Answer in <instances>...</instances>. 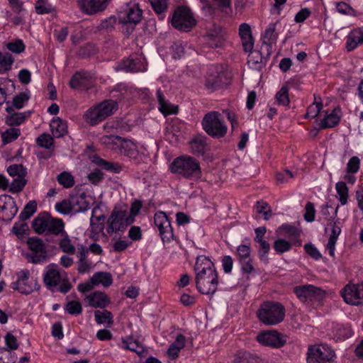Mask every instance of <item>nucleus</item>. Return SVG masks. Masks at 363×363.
Returning a JSON list of instances; mask_svg holds the SVG:
<instances>
[{
  "mask_svg": "<svg viewBox=\"0 0 363 363\" xmlns=\"http://www.w3.org/2000/svg\"><path fill=\"white\" fill-rule=\"evenodd\" d=\"M196 287L203 294H213L218 285V275L213 262L205 255L197 257L194 267Z\"/></svg>",
  "mask_w": 363,
  "mask_h": 363,
  "instance_id": "nucleus-1",
  "label": "nucleus"
},
{
  "mask_svg": "<svg viewBox=\"0 0 363 363\" xmlns=\"http://www.w3.org/2000/svg\"><path fill=\"white\" fill-rule=\"evenodd\" d=\"M143 13L139 4L135 1L125 3L120 7L118 11V23L127 37L133 33L136 25L141 21Z\"/></svg>",
  "mask_w": 363,
  "mask_h": 363,
  "instance_id": "nucleus-2",
  "label": "nucleus"
},
{
  "mask_svg": "<svg viewBox=\"0 0 363 363\" xmlns=\"http://www.w3.org/2000/svg\"><path fill=\"white\" fill-rule=\"evenodd\" d=\"M171 172L189 179H199L202 172L199 162L194 157L182 156L174 160L170 165Z\"/></svg>",
  "mask_w": 363,
  "mask_h": 363,
  "instance_id": "nucleus-3",
  "label": "nucleus"
},
{
  "mask_svg": "<svg viewBox=\"0 0 363 363\" xmlns=\"http://www.w3.org/2000/svg\"><path fill=\"white\" fill-rule=\"evenodd\" d=\"M257 316L266 325H277L284 320L285 308L279 302L266 301L257 311Z\"/></svg>",
  "mask_w": 363,
  "mask_h": 363,
  "instance_id": "nucleus-4",
  "label": "nucleus"
},
{
  "mask_svg": "<svg viewBox=\"0 0 363 363\" xmlns=\"http://www.w3.org/2000/svg\"><path fill=\"white\" fill-rule=\"evenodd\" d=\"M118 108L116 101L104 100L84 113V121L91 125H95L113 115Z\"/></svg>",
  "mask_w": 363,
  "mask_h": 363,
  "instance_id": "nucleus-5",
  "label": "nucleus"
},
{
  "mask_svg": "<svg viewBox=\"0 0 363 363\" xmlns=\"http://www.w3.org/2000/svg\"><path fill=\"white\" fill-rule=\"evenodd\" d=\"M43 281L49 290L53 291L54 289L59 286L58 290L62 294L67 293L72 288L68 279L63 277L58 266L54 263L50 264L45 267Z\"/></svg>",
  "mask_w": 363,
  "mask_h": 363,
  "instance_id": "nucleus-6",
  "label": "nucleus"
},
{
  "mask_svg": "<svg viewBox=\"0 0 363 363\" xmlns=\"http://www.w3.org/2000/svg\"><path fill=\"white\" fill-rule=\"evenodd\" d=\"M202 126L208 135L215 138H223L228 130L220 113L217 111L206 113L202 120Z\"/></svg>",
  "mask_w": 363,
  "mask_h": 363,
  "instance_id": "nucleus-7",
  "label": "nucleus"
},
{
  "mask_svg": "<svg viewBox=\"0 0 363 363\" xmlns=\"http://www.w3.org/2000/svg\"><path fill=\"white\" fill-rule=\"evenodd\" d=\"M134 222L133 218L129 216L127 208H115L108 218L106 229L108 234L116 232H123L128 225Z\"/></svg>",
  "mask_w": 363,
  "mask_h": 363,
  "instance_id": "nucleus-8",
  "label": "nucleus"
},
{
  "mask_svg": "<svg viewBox=\"0 0 363 363\" xmlns=\"http://www.w3.org/2000/svg\"><path fill=\"white\" fill-rule=\"evenodd\" d=\"M171 21L175 29L184 32L190 31L196 24L192 12L184 6H179L174 11Z\"/></svg>",
  "mask_w": 363,
  "mask_h": 363,
  "instance_id": "nucleus-9",
  "label": "nucleus"
},
{
  "mask_svg": "<svg viewBox=\"0 0 363 363\" xmlns=\"http://www.w3.org/2000/svg\"><path fill=\"white\" fill-rule=\"evenodd\" d=\"M27 245L30 253L26 255L28 262L40 264L46 261L48 253L45 244L38 237H31L28 239Z\"/></svg>",
  "mask_w": 363,
  "mask_h": 363,
  "instance_id": "nucleus-10",
  "label": "nucleus"
},
{
  "mask_svg": "<svg viewBox=\"0 0 363 363\" xmlns=\"http://www.w3.org/2000/svg\"><path fill=\"white\" fill-rule=\"evenodd\" d=\"M334 351L327 345H311L308 349L307 363H330Z\"/></svg>",
  "mask_w": 363,
  "mask_h": 363,
  "instance_id": "nucleus-11",
  "label": "nucleus"
},
{
  "mask_svg": "<svg viewBox=\"0 0 363 363\" xmlns=\"http://www.w3.org/2000/svg\"><path fill=\"white\" fill-rule=\"evenodd\" d=\"M257 340L262 345L273 348L281 347L286 342V336L274 330L259 333L257 336Z\"/></svg>",
  "mask_w": 363,
  "mask_h": 363,
  "instance_id": "nucleus-12",
  "label": "nucleus"
},
{
  "mask_svg": "<svg viewBox=\"0 0 363 363\" xmlns=\"http://www.w3.org/2000/svg\"><path fill=\"white\" fill-rule=\"evenodd\" d=\"M341 296L348 304H363V284L346 285L341 291Z\"/></svg>",
  "mask_w": 363,
  "mask_h": 363,
  "instance_id": "nucleus-13",
  "label": "nucleus"
},
{
  "mask_svg": "<svg viewBox=\"0 0 363 363\" xmlns=\"http://www.w3.org/2000/svg\"><path fill=\"white\" fill-rule=\"evenodd\" d=\"M154 222L163 242H169L173 239V230L170 221L164 212H157L154 216Z\"/></svg>",
  "mask_w": 363,
  "mask_h": 363,
  "instance_id": "nucleus-14",
  "label": "nucleus"
},
{
  "mask_svg": "<svg viewBox=\"0 0 363 363\" xmlns=\"http://www.w3.org/2000/svg\"><path fill=\"white\" fill-rule=\"evenodd\" d=\"M111 0H77V4L80 11L87 15H94L104 11Z\"/></svg>",
  "mask_w": 363,
  "mask_h": 363,
  "instance_id": "nucleus-15",
  "label": "nucleus"
},
{
  "mask_svg": "<svg viewBox=\"0 0 363 363\" xmlns=\"http://www.w3.org/2000/svg\"><path fill=\"white\" fill-rule=\"evenodd\" d=\"M296 295L303 301L307 300H320L324 296V291L313 285L306 284L294 287Z\"/></svg>",
  "mask_w": 363,
  "mask_h": 363,
  "instance_id": "nucleus-16",
  "label": "nucleus"
},
{
  "mask_svg": "<svg viewBox=\"0 0 363 363\" xmlns=\"http://www.w3.org/2000/svg\"><path fill=\"white\" fill-rule=\"evenodd\" d=\"M94 79L92 75L87 72H79L75 73L70 82L69 86L74 89L89 90L94 86Z\"/></svg>",
  "mask_w": 363,
  "mask_h": 363,
  "instance_id": "nucleus-17",
  "label": "nucleus"
},
{
  "mask_svg": "<svg viewBox=\"0 0 363 363\" xmlns=\"http://www.w3.org/2000/svg\"><path fill=\"white\" fill-rule=\"evenodd\" d=\"M237 257L242 265V271L250 274L254 270L251 258V249L249 245H240L237 247Z\"/></svg>",
  "mask_w": 363,
  "mask_h": 363,
  "instance_id": "nucleus-18",
  "label": "nucleus"
},
{
  "mask_svg": "<svg viewBox=\"0 0 363 363\" xmlns=\"http://www.w3.org/2000/svg\"><path fill=\"white\" fill-rule=\"evenodd\" d=\"M21 284L20 293L30 294L33 291L39 289L35 279H30V272L28 269H22L17 273Z\"/></svg>",
  "mask_w": 363,
  "mask_h": 363,
  "instance_id": "nucleus-19",
  "label": "nucleus"
},
{
  "mask_svg": "<svg viewBox=\"0 0 363 363\" xmlns=\"http://www.w3.org/2000/svg\"><path fill=\"white\" fill-rule=\"evenodd\" d=\"M225 75V73L223 72L217 70L210 71L205 80V86L211 91L222 87L223 85L227 84L224 81V79H226Z\"/></svg>",
  "mask_w": 363,
  "mask_h": 363,
  "instance_id": "nucleus-20",
  "label": "nucleus"
},
{
  "mask_svg": "<svg viewBox=\"0 0 363 363\" xmlns=\"http://www.w3.org/2000/svg\"><path fill=\"white\" fill-rule=\"evenodd\" d=\"M239 35L245 52H251L254 47V39L249 24L243 23L239 27Z\"/></svg>",
  "mask_w": 363,
  "mask_h": 363,
  "instance_id": "nucleus-21",
  "label": "nucleus"
},
{
  "mask_svg": "<svg viewBox=\"0 0 363 363\" xmlns=\"http://www.w3.org/2000/svg\"><path fill=\"white\" fill-rule=\"evenodd\" d=\"M73 213L86 211L89 208L85 192L72 194L69 196Z\"/></svg>",
  "mask_w": 363,
  "mask_h": 363,
  "instance_id": "nucleus-22",
  "label": "nucleus"
},
{
  "mask_svg": "<svg viewBox=\"0 0 363 363\" xmlns=\"http://www.w3.org/2000/svg\"><path fill=\"white\" fill-rule=\"evenodd\" d=\"M205 43L211 48L220 47L224 41V35L220 27L210 30L203 36Z\"/></svg>",
  "mask_w": 363,
  "mask_h": 363,
  "instance_id": "nucleus-23",
  "label": "nucleus"
},
{
  "mask_svg": "<svg viewBox=\"0 0 363 363\" xmlns=\"http://www.w3.org/2000/svg\"><path fill=\"white\" fill-rule=\"evenodd\" d=\"M362 27L351 30L346 36L345 48L351 52L363 43Z\"/></svg>",
  "mask_w": 363,
  "mask_h": 363,
  "instance_id": "nucleus-24",
  "label": "nucleus"
},
{
  "mask_svg": "<svg viewBox=\"0 0 363 363\" xmlns=\"http://www.w3.org/2000/svg\"><path fill=\"white\" fill-rule=\"evenodd\" d=\"M126 72H138L145 69L141 59H126L123 60L116 69Z\"/></svg>",
  "mask_w": 363,
  "mask_h": 363,
  "instance_id": "nucleus-25",
  "label": "nucleus"
},
{
  "mask_svg": "<svg viewBox=\"0 0 363 363\" xmlns=\"http://www.w3.org/2000/svg\"><path fill=\"white\" fill-rule=\"evenodd\" d=\"M89 306L94 308H104L109 303V298L107 295L101 291L91 293L86 298Z\"/></svg>",
  "mask_w": 363,
  "mask_h": 363,
  "instance_id": "nucleus-26",
  "label": "nucleus"
},
{
  "mask_svg": "<svg viewBox=\"0 0 363 363\" xmlns=\"http://www.w3.org/2000/svg\"><path fill=\"white\" fill-rule=\"evenodd\" d=\"M120 152L130 159L138 162L140 154L136 145L131 140L123 139Z\"/></svg>",
  "mask_w": 363,
  "mask_h": 363,
  "instance_id": "nucleus-27",
  "label": "nucleus"
},
{
  "mask_svg": "<svg viewBox=\"0 0 363 363\" xmlns=\"http://www.w3.org/2000/svg\"><path fill=\"white\" fill-rule=\"evenodd\" d=\"M30 97L29 91L21 92L13 97L12 102H6V111L7 113H11L14 108L21 109L24 106V104L28 101Z\"/></svg>",
  "mask_w": 363,
  "mask_h": 363,
  "instance_id": "nucleus-28",
  "label": "nucleus"
},
{
  "mask_svg": "<svg viewBox=\"0 0 363 363\" xmlns=\"http://www.w3.org/2000/svg\"><path fill=\"white\" fill-rule=\"evenodd\" d=\"M277 23H271L266 28L262 37L263 45L269 50L272 48V45L275 44L277 40L278 35L276 33Z\"/></svg>",
  "mask_w": 363,
  "mask_h": 363,
  "instance_id": "nucleus-29",
  "label": "nucleus"
},
{
  "mask_svg": "<svg viewBox=\"0 0 363 363\" xmlns=\"http://www.w3.org/2000/svg\"><path fill=\"white\" fill-rule=\"evenodd\" d=\"M65 233L66 231L65 230V223L63 220L60 218L50 217L45 233L61 236Z\"/></svg>",
  "mask_w": 363,
  "mask_h": 363,
  "instance_id": "nucleus-30",
  "label": "nucleus"
},
{
  "mask_svg": "<svg viewBox=\"0 0 363 363\" xmlns=\"http://www.w3.org/2000/svg\"><path fill=\"white\" fill-rule=\"evenodd\" d=\"M186 337L182 334L177 335L174 342H172L167 350L168 356L172 359H175L178 357L179 354L182 349L185 347Z\"/></svg>",
  "mask_w": 363,
  "mask_h": 363,
  "instance_id": "nucleus-31",
  "label": "nucleus"
},
{
  "mask_svg": "<svg viewBox=\"0 0 363 363\" xmlns=\"http://www.w3.org/2000/svg\"><path fill=\"white\" fill-rule=\"evenodd\" d=\"M50 130L55 138H61L67 133V125L66 121L60 118H54L50 124Z\"/></svg>",
  "mask_w": 363,
  "mask_h": 363,
  "instance_id": "nucleus-32",
  "label": "nucleus"
},
{
  "mask_svg": "<svg viewBox=\"0 0 363 363\" xmlns=\"http://www.w3.org/2000/svg\"><path fill=\"white\" fill-rule=\"evenodd\" d=\"M339 113L340 109L335 108L330 113H327L320 123V128L325 129L336 126L340 121Z\"/></svg>",
  "mask_w": 363,
  "mask_h": 363,
  "instance_id": "nucleus-33",
  "label": "nucleus"
},
{
  "mask_svg": "<svg viewBox=\"0 0 363 363\" xmlns=\"http://www.w3.org/2000/svg\"><path fill=\"white\" fill-rule=\"evenodd\" d=\"M333 335L336 341H343L352 335V331L350 327L335 324L333 328Z\"/></svg>",
  "mask_w": 363,
  "mask_h": 363,
  "instance_id": "nucleus-34",
  "label": "nucleus"
},
{
  "mask_svg": "<svg viewBox=\"0 0 363 363\" xmlns=\"http://www.w3.org/2000/svg\"><path fill=\"white\" fill-rule=\"evenodd\" d=\"M18 212V207L15 201L5 203L0 206V213L2 214L1 219L10 222Z\"/></svg>",
  "mask_w": 363,
  "mask_h": 363,
  "instance_id": "nucleus-35",
  "label": "nucleus"
},
{
  "mask_svg": "<svg viewBox=\"0 0 363 363\" xmlns=\"http://www.w3.org/2000/svg\"><path fill=\"white\" fill-rule=\"evenodd\" d=\"M122 345L124 349L134 352L139 355H141L145 352L143 346L132 337H128L123 339L122 340Z\"/></svg>",
  "mask_w": 363,
  "mask_h": 363,
  "instance_id": "nucleus-36",
  "label": "nucleus"
},
{
  "mask_svg": "<svg viewBox=\"0 0 363 363\" xmlns=\"http://www.w3.org/2000/svg\"><path fill=\"white\" fill-rule=\"evenodd\" d=\"M9 115L6 117V123L9 125H18L24 122V121L30 117L31 112L25 111L22 113H16L14 111L8 113Z\"/></svg>",
  "mask_w": 363,
  "mask_h": 363,
  "instance_id": "nucleus-37",
  "label": "nucleus"
},
{
  "mask_svg": "<svg viewBox=\"0 0 363 363\" xmlns=\"http://www.w3.org/2000/svg\"><path fill=\"white\" fill-rule=\"evenodd\" d=\"M58 240V245L61 250L68 255H74L76 251V247L72 244L69 235L65 233L60 236Z\"/></svg>",
  "mask_w": 363,
  "mask_h": 363,
  "instance_id": "nucleus-38",
  "label": "nucleus"
},
{
  "mask_svg": "<svg viewBox=\"0 0 363 363\" xmlns=\"http://www.w3.org/2000/svg\"><path fill=\"white\" fill-rule=\"evenodd\" d=\"M330 225H332V230L327 245V248L329 251L330 255L333 256L335 252V246L337 238L341 232V229L337 225L336 222H333V223H330Z\"/></svg>",
  "mask_w": 363,
  "mask_h": 363,
  "instance_id": "nucleus-39",
  "label": "nucleus"
},
{
  "mask_svg": "<svg viewBox=\"0 0 363 363\" xmlns=\"http://www.w3.org/2000/svg\"><path fill=\"white\" fill-rule=\"evenodd\" d=\"M91 281L94 285L101 284L108 287L111 285L113 279L111 274L108 272H97L93 275Z\"/></svg>",
  "mask_w": 363,
  "mask_h": 363,
  "instance_id": "nucleus-40",
  "label": "nucleus"
},
{
  "mask_svg": "<svg viewBox=\"0 0 363 363\" xmlns=\"http://www.w3.org/2000/svg\"><path fill=\"white\" fill-rule=\"evenodd\" d=\"M123 139V138L114 135H106L101 138V141L103 144L112 150H120Z\"/></svg>",
  "mask_w": 363,
  "mask_h": 363,
  "instance_id": "nucleus-41",
  "label": "nucleus"
},
{
  "mask_svg": "<svg viewBox=\"0 0 363 363\" xmlns=\"http://www.w3.org/2000/svg\"><path fill=\"white\" fill-rule=\"evenodd\" d=\"M50 217L47 215H39L33 221V228L38 234L46 232L47 225Z\"/></svg>",
  "mask_w": 363,
  "mask_h": 363,
  "instance_id": "nucleus-42",
  "label": "nucleus"
},
{
  "mask_svg": "<svg viewBox=\"0 0 363 363\" xmlns=\"http://www.w3.org/2000/svg\"><path fill=\"white\" fill-rule=\"evenodd\" d=\"M6 171L12 177L26 178L28 174L27 169L21 164H11L7 167Z\"/></svg>",
  "mask_w": 363,
  "mask_h": 363,
  "instance_id": "nucleus-43",
  "label": "nucleus"
},
{
  "mask_svg": "<svg viewBox=\"0 0 363 363\" xmlns=\"http://www.w3.org/2000/svg\"><path fill=\"white\" fill-rule=\"evenodd\" d=\"M206 142L203 138L197 137L190 143L191 152L196 155H202L206 151Z\"/></svg>",
  "mask_w": 363,
  "mask_h": 363,
  "instance_id": "nucleus-44",
  "label": "nucleus"
},
{
  "mask_svg": "<svg viewBox=\"0 0 363 363\" xmlns=\"http://www.w3.org/2000/svg\"><path fill=\"white\" fill-rule=\"evenodd\" d=\"M21 134V130L17 128H11L3 132L1 140L4 145L9 144L16 140Z\"/></svg>",
  "mask_w": 363,
  "mask_h": 363,
  "instance_id": "nucleus-45",
  "label": "nucleus"
},
{
  "mask_svg": "<svg viewBox=\"0 0 363 363\" xmlns=\"http://www.w3.org/2000/svg\"><path fill=\"white\" fill-rule=\"evenodd\" d=\"M37 211V202L35 201H30L24 207L19 215V219L22 221L30 218Z\"/></svg>",
  "mask_w": 363,
  "mask_h": 363,
  "instance_id": "nucleus-46",
  "label": "nucleus"
},
{
  "mask_svg": "<svg viewBox=\"0 0 363 363\" xmlns=\"http://www.w3.org/2000/svg\"><path fill=\"white\" fill-rule=\"evenodd\" d=\"M35 12L40 15L51 13L55 11V8L46 0H38L35 3Z\"/></svg>",
  "mask_w": 363,
  "mask_h": 363,
  "instance_id": "nucleus-47",
  "label": "nucleus"
},
{
  "mask_svg": "<svg viewBox=\"0 0 363 363\" xmlns=\"http://www.w3.org/2000/svg\"><path fill=\"white\" fill-rule=\"evenodd\" d=\"M58 183L62 185L64 188L69 189L74 186V178L68 172H62L57 177Z\"/></svg>",
  "mask_w": 363,
  "mask_h": 363,
  "instance_id": "nucleus-48",
  "label": "nucleus"
},
{
  "mask_svg": "<svg viewBox=\"0 0 363 363\" xmlns=\"http://www.w3.org/2000/svg\"><path fill=\"white\" fill-rule=\"evenodd\" d=\"M28 180L26 178H15L9 186V191L11 194H18L21 192Z\"/></svg>",
  "mask_w": 363,
  "mask_h": 363,
  "instance_id": "nucleus-49",
  "label": "nucleus"
},
{
  "mask_svg": "<svg viewBox=\"0 0 363 363\" xmlns=\"http://www.w3.org/2000/svg\"><path fill=\"white\" fill-rule=\"evenodd\" d=\"M335 189L339 196V201L342 205H345L348 199V188L344 182H339L335 184Z\"/></svg>",
  "mask_w": 363,
  "mask_h": 363,
  "instance_id": "nucleus-50",
  "label": "nucleus"
},
{
  "mask_svg": "<svg viewBox=\"0 0 363 363\" xmlns=\"http://www.w3.org/2000/svg\"><path fill=\"white\" fill-rule=\"evenodd\" d=\"M338 208V206H337L335 208H333V206L331 205L325 203L321 206L320 212L325 220L330 221L335 219L337 216Z\"/></svg>",
  "mask_w": 363,
  "mask_h": 363,
  "instance_id": "nucleus-51",
  "label": "nucleus"
},
{
  "mask_svg": "<svg viewBox=\"0 0 363 363\" xmlns=\"http://www.w3.org/2000/svg\"><path fill=\"white\" fill-rule=\"evenodd\" d=\"M275 99L278 104L284 106H289L290 103L289 97V87L287 86H283L277 93Z\"/></svg>",
  "mask_w": 363,
  "mask_h": 363,
  "instance_id": "nucleus-52",
  "label": "nucleus"
},
{
  "mask_svg": "<svg viewBox=\"0 0 363 363\" xmlns=\"http://www.w3.org/2000/svg\"><path fill=\"white\" fill-rule=\"evenodd\" d=\"M13 58L10 53L0 52V72H4L11 68Z\"/></svg>",
  "mask_w": 363,
  "mask_h": 363,
  "instance_id": "nucleus-53",
  "label": "nucleus"
},
{
  "mask_svg": "<svg viewBox=\"0 0 363 363\" xmlns=\"http://www.w3.org/2000/svg\"><path fill=\"white\" fill-rule=\"evenodd\" d=\"M156 95L159 103L160 111L165 115L172 113L169 104L165 100L164 96L160 89H157Z\"/></svg>",
  "mask_w": 363,
  "mask_h": 363,
  "instance_id": "nucleus-54",
  "label": "nucleus"
},
{
  "mask_svg": "<svg viewBox=\"0 0 363 363\" xmlns=\"http://www.w3.org/2000/svg\"><path fill=\"white\" fill-rule=\"evenodd\" d=\"M95 320L98 324L107 323L108 324L113 323V315L111 312L105 310L103 311H96L94 312Z\"/></svg>",
  "mask_w": 363,
  "mask_h": 363,
  "instance_id": "nucleus-55",
  "label": "nucleus"
},
{
  "mask_svg": "<svg viewBox=\"0 0 363 363\" xmlns=\"http://www.w3.org/2000/svg\"><path fill=\"white\" fill-rule=\"evenodd\" d=\"M257 213L262 214L264 220H269L272 216V210L268 203L263 201H258L256 203Z\"/></svg>",
  "mask_w": 363,
  "mask_h": 363,
  "instance_id": "nucleus-56",
  "label": "nucleus"
},
{
  "mask_svg": "<svg viewBox=\"0 0 363 363\" xmlns=\"http://www.w3.org/2000/svg\"><path fill=\"white\" fill-rule=\"evenodd\" d=\"M55 209L57 212L64 215L73 213L70 199L69 198V199H65L61 202L57 203L55 204Z\"/></svg>",
  "mask_w": 363,
  "mask_h": 363,
  "instance_id": "nucleus-57",
  "label": "nucleus"
},
{
  "mask_svg": "<svg viewBox=\"0 0 363 363\" xmlns=\"http://www.w3.org/2000/svg\"><path fill=\"white\" fill-rule=\"evenodd\" d=\"M96 212V208H94L92 210V216L90 219V223L94 231H100L104 228V224L101 223V221L104 220L105 216L104 215L95 216L94 214Z\"/></svg>",
  "mask_w": 363,
  "mask_h": 363,
  "instance_id": "nucleus-58",
  "label": "nucleus"
},
{
  "mask_svg": "<svg viewBox=\"0 0 363 363\" xmlns=\"http://www.w3.org/2000/svg\"><path fill=\"white\" fill-rule=\"evenodd\" d=\"M322 108L323 104L321 101H315L313 104L308 106L305 117L306 118H315L318 115Z\"/></svg>",
  "mask_w": 363,
  "mask_h": 363,
  "instance_id": "nucleus-59",
  "label": "nucleus"
},
{
  "mask_svg": "<svg viewBox=\"0 0 363 363\" xmlns=\"http://www.w3.org/2000/svg\"><path fill=\"white\" fill-rule=\"evenodd\" d=\"M38 146L50 149L53 146V138L46 133L40 135L36 140Z\"/></svg>",
  "mask_w": 363,
  "mask_h": 363,
  "instance_id": "nucleus-60",
  "label": "nucleus"
},
{
  "mask_svg": "<svg viewBox=\"0 0 363 363\" xmlns=\"http://www.w3.org/2000/svg\"><path fill=\"white\" fill-rule=\"evenodd\" d=\"M274 248L279 254H282L291 250V245L284 239H278L274 243Z\"/></svg>",
  "mask_w": 363,
  "mask_h": 363,
  "instance_id": "nucleus-61",
  "label": "nucleus"
},
{
  "mask_svg": "<svg viewBox=\"0 0 363 363\" xmlns=\"http://www.w3.org/2000/svg\"><path fill=\"white\" fill-rule=\"evenodd\" d=\"M16 357L7 348H0V363H15Z\"/></svg>",
  "mask_w": 363,
  "mask_h": 363,
  "instance_id": "nucleus-62",
  "label": "nucleus"
},
{
  "mask_svg": "<svg viewBox=\"0 0 363 363\" xmlns=\"http://www.w3.org/2000/svg\"><path fill=\"white\" fill-rule=\"evenodd\" d=\"M281 228L287 233L288 237L291 240H295L297 238H298L301 235V230H299L295 226L289 224H285L282 225Z\"/></svg>",
  "mask_w": 363,
  "mask_h": 363,
  "instance_id": "nucleus-63",
  "label": "nucleus"
},
{
  "mask_svg": "<svg viewBox=\"0 0 363 363\" xmlns=\"http://www.w3.org/2000/svg\"><path fill=\"white\" fill-rule=\"evenodd\" d=\"M65 310L71 315H79L82 311V307L79 301H72L67 303Z\"/></svg>",
  "mask_w": 363,
  "mask_h": 363,
  "instance_id": "nucleus-64",
  "label": "nucleus"
}]
</instances>
